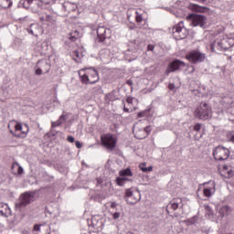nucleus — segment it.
<instances>
[{
    "instance_id": "obj_1",
    "label": "nucleus",
    "mask_w": 234,
    "mask_h": 234,
    "mask_svg": "<svg viewBox=\"0 0 234 234\" xmlns=\"http://www.w3.org/2000/svg\"><path fill=\"white\" fill-rule=\"evenodd\" d=\"M79 76L81 83H84L85 85H94V83L100 81V75L98 74V70L94 68L88 69L85 73H83V71H79Z\"/></svg>"
},
{
    "instance_id": "obj_2",
    "label": "nucleus",
    "mask_w": 234,
    "mask_h": 234,
    "mask_svg": "<svg viewBox=\"0 0 234 234\" xmlns=\"http://www.w3.org/2000/svg\"><path fill=\"white\" fill-rule=\"evenodd\" d=\"M234 45L233 38H222L220 40H216L211 45V50L212 52H217V50L222 51V50H229L231 47Z\"/></svg>"
},
{
    "instance_id": "obj_3",
    "label": "nucleus",
    "mask_w": 234,
    "mask_h": 234,
    "mask_svg": "<svg viewBox=\"0 0 234 234\" xmlns=\"http://www.w3.org/2000/svg\"><path fill=\"white\" fill-rule=\"evenodd\" d=\"M32 200H34V193L25 192L20 195L18 200L15 203V207L16 210L21 211L23 207L30 205Z\"/></svg>"
},
{
    "instance_id": "obj_4",
    "label": "nucleus",
    "mask_w": 234,
    "mask_h": 234,
    "mask_svg": "<svg viewBox=\"0 0 234 234\" xmlns=\"http://www.w3.org/2000/svg\"><path fill=\"white\" fill-rule=\"evenodd\" d=\"M194 115L199 120H209L211 118V106L206 102L201 103L196 109Z\"/></svg>"
},
{
    "instance_id": "obj_5",
    "label": "nucleus",
    "mask_w": 234,
    "mask_h": 234,
    "mask_svg": "<svg viewBox=\"0 0 234 234\" xmlns=\"http://www.w3.org/2000/svg\"><path fill=\"white\" fill-rule=\"evenodd\" d=\"M186 59L197 65V63H204L206 61V55L199 49H192L186 53Z\"/></svg>"
},
{
    "instance_id": "obj_6",
    "label": "nucleus",
    "mask_w": 234,
    "mask_h": 234,
    "mask_svg": "<svg viewBox=\"0 0 234 234\" xmlns=\"http://www.w3.org/2000/svg\"><path fill=\"white\" fill-rule=\"evenodd\" d=\"M229 154H231L229 149L222 145L216 146L213 149V157L216 162H224V160H228V158H229Z\"/></svg>"
},
{
    "instance_id": "obj_7",
    "label": "nucleus",
    "mask_w": 234,
    "mask_h": 234,
    "mask_svg": "<svg viewBox=\"0 0 234 234\" xmlns=\"http://www.w3.org/2000/svg\"><path fill=\"white\" fill-rule=\"evenodd\" d=\"M111 37V29L103 26H99L97 28V41L103 43V45H110L109 39Z\"/></svg>"
},
{
    "instance_id": "obj_8",
    "label": "nucleus",
    "mask_w": 234,
    "mask_h": 234,
    "mask_svg": "<svg viewBox=\"0 0 234 234\" xmlns=\"http://www.w3.org/2000/svg\"><path fill=\"white\" fill-rule=\"evenodd\" d=\"M101 145L105 147V149H108L109 151H113L114 147H116V144L118 143V140L112 133H106L104 135H101Z\"/></svg>"
},
{
    "instance_id": "obj_9",
    "label": "nucleus",
    "mask_w": 234,
    "mask_h": 234,
    "mask_svg": "<svg viewBox=\"0 0 234 234\" xmlns=\"http://www.w3.org/2000/svg\"><path fill=\"white\" fill-rule=\"evenodd\" d=\"M186 19L190 22L191 27H203L206 25V16L203 15L190 14L187 16Z\"/></svg>"
},
{
    "instance_id": "obj_10",
    "label": "nucleus",
    "mask_w": 234,
    "mask_h": 234,
    "mask_svg": "<svg viewBox=\"0 0 234 234\" xmlns=\"http://www.w3.org/2000/svg\"><path fill=\"white\" fill-rule=\"evenodd\" d=\"M124 198L127 204L134 205L140 202V198H142V196L140 195L139 191L133 192L131 188H128L125 191Z\"/></svg>"
},
{
    "instance_id": "obj_11",
    "label": "nucleus",
    "mask_w": 234,
    "mask_h": 234,
    "mask_svg": "<svg viewBox=\"0 0 234 234\" xmlns=\"http://www.w3.org/2000/svg\"><path fill=\"white\" fill-rule=\"evenodd\" d=\"M28 131H29V128L27 124L16 122L15 124V133L13 134L16 138H27V134H28Z\"/></svg>"
},
{
    "instance_id": "obj_12",
    "label": "nucleus",
    "mask_w": 234,
    "mask_h": 234,
    "mask_svg": "<svg viewBox=\"0 0 234 234\" xmlns=\"http://www.w3.org/2000/svg\"><path fill=\"white\" fill-rule=\"evenodd\" d=\"M184 67H186V62L176 58L167 65L165 74H171V72H176V70H180V69Z\"/></svg>"
},
{
    "instance_id": "obj_13",
    "label": "nucleus",
    "mask_w": 234,
    "mask_h": 234,
    "mask_svg": "<svg viewBox=\"0 0 234 234\" xmlns=\"http://www.w3.org/2000/svg\"><path fill=\"white\" fill-rule=\"evenodd\" d=\"M219 109L221 111H226L227 109H231L233 107V99L229 95H220L218 97Z\"/></svg>"
},
{
    "instance_id": "obj_14",
    "label": "nucleus",
    "mask_w": 234,
    "mask_h": 234,
    "mask_svg": "<svg viewBox=\"0 0 234 234\" xmlns=\"http://www.w3.org/2000/svg\"><path fill=\"white\" fill-rule=\"evenodd\" d=\"M204 189H203V193L204 196L207 197V198H209L210 197H213V195H215L217 188H215L216 184L215 181H208L207 183H204Z\"/></svg>"
},
{
    "instance_id": "obj_15",
    "label": "nucleus",
    "mask_w": 234,
    "mask_h": 234,
    "mask_svg": "<svg viewBox=\"0 0 234 234\" xmlns=\"http://www.w3.org/2000/svg\"><path fill=\"white\" fill-rule=\"evenodd\" d=\"M36 67H39L44 71V74H47L51 69L50 60L40 59L37 62Z\"/></svg>"
},
{
    "instance_id": "obj_16",
    "label": "nucleus",
    "mask_w": 234,
    "mask_h": 234,
    "mask_svg": "<svg viewBox=\"0 0 234 234\" xmlns=\"http://www.w3.org/2000/svg\"><path fill=\"white\" fill-rule=\"evenodd\" d=\"M61 6L62 10L67 14H70V12H76V10H78V5H76V3L64 2Z\"/></svg>"
},
{
    "instance_id": "obj_17",
    "label": "nucleus",
    "mask_w": 234,
    "mask_h": 234,
    "mask_svg": "<svg viewBox=\"0 0 234 234\" xmlns=\"http://www.w3.org/2000/svg\"><path fill=\"white\" fill-rule=\"evenodd\" d=\"M180 204H182V198L173 199L166 207V212L169 213V210L176 211V208L179 207Z\"/></svg>"
},
{
    "instance_id": "obj_18",
    "label": "nucleus",
    "mask_w": 234,
    "mask_h": 234,
    "mask_svg": "<svg viewBox=\"0 0 234 234\" xmlns=\"http://www.w3.org/2000/svg\"><path fill=\"white\" fill-rule=\"evenodd\" d=\"M24 171L23 166H21L19 163H15L11 166V172L13 175H23Z\"/></svg>"
},
{
    "instance_id": "obj_19",
    "label": "nucleus",
    "mask_w": 234,
    "mask_h": 234,
    "mask_svg": "<svg viewBox=\"0 0 234 234\" xmlns=\"http://www.w3.org/2000/svg\"><path fill=\"white\" fill-rule=\"evenodd\" d=\"M189 10H191L192 12H207V7H204V6H200L197 4H190L188 5Z\"/></svg>"
},
{
    "instance_id": "obj_20",
    "label": "nucleus",
    "mask_w": 234,
    "mask_h": 234,
    "mask_svg": "<svg viewBox=\"0 0 234 234\" xmlns=\"http://www.w3.org/2000/svg\"><path fill=\"white\" fill-rule=\"evenodd\" d=\"M91 226L95 229H103V220L96 218H91Z\"/></svg>"
},
{
    "instance_id": "obj_21",
    "label": "nucleus",
    "mask_w": 234,
    "mask_h": 234,
    "mask_svg": "<svg viewBox=\"0 0 234 234\" xmlns=\"http://www.w3.org/2000/svg\"><path fill=\"white\" fill-rule=\"evenodd\" d=\"M80 37H81V33H80L78 29L71 31L68 35V39H69V41H72V42L76 41L77 39H80Z\"/></svg>"
},
{
    "instance_id": "obj_22",
    "label": "nucleus",
    "mask_w": 234,
    "mask_h": 234,
    "mask_svg": "<svg viewBox=\"0 0 234 234\" xmlns=\"http://www.w3.org/2000/svg\"><path fill=\"white\" fill-rule=\"evenodd\" d=\"M109 54H111V52L108 49H103L101 51L100 56L103 63H109V59H111Z\"/></svg>"
},
{
    "instance_id": "obj_23",
    "label": "nucleus",
    "mask_w": 234,
    "mask_h": 234,
    "mask_svg": "<svg viewBox=\"0 0 234 234\" xmlns=\"http://www.w3.org/2000/svg\"><path fill=\"white\" fill-rule=\"evenodd\" d=\"M34 3V0H20L18 3L19 8H30V5Z\"/></svg>"
},
{
    "instance_id": "obj_24",
    "label": "nucleus",
    "mask_w": 234,
    "mask_h": 234,
    "mask_svg": "<svg viewBox=\"0 0 234 234\" xmlns=\"http://www.w3.org/2000/svg\"><path fill=\"white\" fill-rule=\"evenodd\" d=\"M184 28V22H179L173 27V34L176 36V34H180Z\"/></svg>"
},
{
    "instance_id": "obj_25",
    "label": "nucleus",
    "mask_w": 234,
    "mask_h": 234,
    "mask_svg": "<svg viewBox=\"0 0 234 234\" xmlns=\"http://www.w3.org/2000/svg\"><path fill=\"white\" fill-rule=\"evenodd\" d=\"M129 182V178L123 177V176H119L116 178V184L117 186H120V187L125 186Z\"/></svg>"
},
{
    "instance_id": "obj_26",
    "label": "nucleus",
    "mask_w": 234,
    "mask_h": 234,
    "mask_svg": "<svg viewBox=\"0 0 234 234\" xmlns=\"http://www.w3.org/2000/svg\"><path fill=\"white\" fill-rule=\"evenodd\" d=\"M37 24H31L29 27L27 28V34H31V36H37L36 33V29L37 28Z\"/></svg>"
},
{
    "instance_id": "obj_27",
    "label": "nucleus",
    "mask_w": 234,
    "mask_h": 234,
    "mask_svg": "<svg viewBox=\"0 0 234 234\" xmlns=\"http://www.w3.org/2000/svg\"><path fill=\"white\" fill-rule=\"evenodd\" d=\"M12 5V0H0V8H10Z\"/></svg>"
},
{
    "instance_id": "obj_28",
    "label": "nucleus",
    "mask_w": 234,
    "mask_h": 234,
    "mask_svg": "<svg viewBox=\"0 0 234 234\" xmlns=\"http://www.w3.org/2000/svg\"><path fill=\"white\" fill-rule=\"evenodd\" d=\"M133 176V171H131V168H126L119 172V176H122L124 178L125 176Z\"/></svg>"
},
{
    "instance_id": "obj_29",
    "label": "nucleus",
    "mask_w": 234,
    "mask_h": 234,
    "mask_svg": "<svg viewBox=\"0 0 234 234\" xmlns=\"http://www.w3.org/2000/svg\"><path fill=\"white\" fill-rule=\"evenodd\" d=\"M71 58L74 59V61H76V63H80L81 60V55L78 52V50L71 52Z\"/></svg>"
},
{
    "instance_id": "obj_30",
    "label": "nucleus",
    "mask_w": 234,
    "mask_h": 234,
    "mask_svg": "<svg viewBox=\"0 0 234 234\" xmlns=\"http://www.w3.org/2000/svg\"><path fill=\"white\" fill-rule=\"evenodd\" d=\"M197 220H198V218L197 216H194V217L185 220V222L187 226H194V224H197Z\"/></svg>"
},
{
    "instance_id": "obj_31",
    "label": "nucleus",
    "mask_w": 234,
    "mask_h": 234,
    "mask_svg": "<svg viewBox=\"0 0 234 234\" xmlns=\"http://www.w3.org/2000/svg\"><path fill=\"white\" fill-rule=\"evenodd\" d=\"M139 167H140L141 171H143V173H149V172L153 171V166L146 167L145 163H142L139 165Z\"/></svg>"
},
{
    "instance_id": "obj_32",
    "label": "nucleus",
    "mask_w": 234,
    "mask_h": 234,
    "mask_svg": "<svg viewBox=\"0 0 234 234\" xmlns=\"http://www.w3.org/2000/svg\"><path fill=\"white\" fill-rule=\"evenodd\" d=\"M42 9H43V2L41 1L36 3L35 5L33 6L34 12H39Z\"/></svg>"
},
{
    "instance_id": "obj_33",
    "label": "nucleus",
    "mask_w": 234,
    "mask_h": 234,
    "mask_svg": "<svg viewBox=\"0 0 234 234\" xmlns=\"http://www.w3.org/2000/svg\"><path fill=\"white\" fill-rule=\"evenodd\" d=\"M228 211H229V207L228 206H224L219 209L221 217H226V215H228Z\"/></svg>"
},
{
    "instance_id": "obj_34",
    "label": "nucleus",
    "mask_w": 234,
    "mask_h": 234,
    "mask_svg": "<svg viewBox=\"0 0 234 234\" xmlns=\"http://www.w3.org/2000/svg\"><path fill=\"white\" fill-rule=\"evenodd\" d=\"M135 20L136 23H138V25H140L142 23V21H144V16L142 14H140L138 11L135 12Z\"/></svg>"
},
{
    "instance_id": "obj_35",
    "label": "nucleus",
    "mask_w": 234,
    "mask_h": 234,
    "mask_svg": "<svg viewBox=\"0 0 234 234\" xmlns=\"http://www.w3.org/2000/svg\"><path fill=\"white\" fill-rule=\"evenodd\" d=\"M112 209H115L116 211H120L122 209V206L118 205L116 202L111 203Z\"/></svg>"
},
{
    "instance_id": "obj_36",
    "label": "nucleus",
    "mask_w": 234,
    "mask_h": 234,
    "mask_svg": "<svg viewBox=\"0 0 234 234\" xmlns=\"http://www.w3.org/2000/svg\"><path fill=\"white\" fill-rule=\"evenodd\" d=\"M122 216V212H120V210H115L112 213V218L113 220H118V218H120V217Z\"/></svg>"
},
{
    "instance_id": "obj_37",
    "label": "nucleus",
    "mask_w": 234,
    "mask_h": 234,
    "mask_svg": "<svg viewBox=\"0 0 234 234\" xmlns=\"http://www.w3.org/2000/svg\"><path fill=\"white\" fill-rule=\"evenodd\" d=\"M133 14H136V11L134 9H129L127 11V19H128V21H131V16H133Z\"/></svg>"
},
{
    "instance_id": "obj_38",
    "label": "nucleus",
    "mask_w": 234,
    "mask_h": 234,
    "mask_svg": "<svg viewBox=\"0 0 234 234\" xmlns=\"http://www.w3.org/2000/svg\"><path fill=\"white\" fill-rule=\"evenodd\" d=\"M65 120H67V116L62 114V115L59 116L58 122L61 125L62 123H65Z\"/></svg>"
},
{
    "instance_id": "obj_39",
    "label": "nucleus",
    "mask_w": 234,
    "mask_h": 234,
    "mask_svg": "<svg viewBox=\"0 0 234 234\" xmlns=\"http://www.w3.org/2000/svg\"><path fill=\"white\" fill-rule=\"evenodd\" d=\"M37 69L35 70V74L37 76H41V74H45L44 71L39 68V67H36Z\"/></svg>"
},
{
    "instance_id": "obj_40",
    "label": "nucleus",
    "mask_w": 234,
    "mask_h": 234,
    "mask_svg": "<svg viewBox=\"0 0 234 234\" xmlns=\"http://www.w3.org/2000/svg\"><path fill=\"white\" fill-rule=\"evenodd\" d=\"M52 103H53V107H59V101L58 100L57 97H55L53 100H52Z\"/></svg>"
},
{
    "instance_id": "obj_41",
    "label": "nucleus",
    "mask_w": 234,
    "mask_h": 234,
    "mask_svg": "<svg viewBox=\"0 0 234 234\" xmlns=\"http://www.w3.org/2000/svg\"><path fill=\"white\" fill-rule=\"evenodd\" d=\"M41 226H43V225H41V224L40 225L39 224L34 225L33 230L40 232L41 231Z\"/></svg>"
},
{
    "instance_id": "obj_42",
    "label": "nucleus",
    "mask_w": 234,
    "mask_h": 234,
    "mask_svg": "<svg viewBox=\"0 0 234 234\" xmlns=\"http://www.w3.org/2000/svg\"><path fill=\"white\" fill-rule=\"evenodd\" d=\"M229 142H232V144H234V131L229 133Z\"/></svg>"
},
{
    "instance_id": "obj_43",
    "label": "nucleus",
    "mask_w": 234,
    "mask_h": 234,
    "mask_svg": "<svg viewBox=\"0 0 234 234\" xmlns=\"http://www.w3.org/2000/svg\"><path fill=\"white\" fill-rule=\"evenodd\" d=\"M67 141H68L69 144H74V142H76V139L74 138V136L69 135V136L67 137Z\"/></svg>"
},
{
    "instance_id": "obj_44",
    "label": "nucleus",
    "mask_w": 234,
    "mask_h": 234,
    "mask_svg": "<svg viewBox=\"0 0 234 234\" xmlns=\"http://www.w3.org/2000/svg\"><path fill=\"white\" fill-rule=\"evenodd\" d=\"M201 129H202V124H200V123H197L194 126V131H196L197 133H198V131H200Z\"/></svg>"
},
{
    "instance_id": "obj_45",
    "label": "nucleus",
    "mask_w": 234,
    "mask_h": 234,
    "mask_svg": "<svg viewBox=\"0 0 234 234\" xmlns=\"http://www.w3.org/2000/svg\"><path fill=\"white\" fill-rule=\"evenodd\" d=\"M205 209L206 211H207L210 215H213V208H211V207H209L208 205L205 206Z\"/></svg>"
},
{
    "instance_id": "obj_46",
    "label": "nucleus",
    "mask_w": 234,
    "mask_h": 234,
    "mask_svg": "<svg viewBox=\"0 0 234 234\" xmlns=\"http://www.w3.org/2000/svg\"><path fill=\"white\" fill-rule=\"evenodd\" d=\"M40 3H44L45 5H50V3H55L56 0H38Z\"/></svg>"
},
{
    "instance_id": "obj_47",
    "label": "nucleus",
    "mask_w": 234,
    "mask_h": 234,
    "mask_svg": "<svg viewBox=\"0 0 234 234\" xmlns=\"http://www.w3.org/2000/svg\"><path fill=\"white\" fill-rule=\"evenodd\" d=\"M133 101H134V98L133 97H127L126 99V102L128 103V105H133Z\"/></svg>"
},
{
    "instance_id": "obj_48",
    "label": "nucleus",
    "mask_w": 234,
    "mask_h": 234,
    "mask_svg": "<svg viewBox=\"0 0 234 234\" xmlns=\"http://www.w3.org/2000/svg\"><path fill=\"white\" fill-rule=\"evenodd\" d=\"M61 125L58 121L51 122V127L54 129L55 127H59Z\"/></svg>"
},
{
    "instance_id": "obj_49",
    "label": "nucleus",
    "mask_w": 234,
    "mask_h": 234,
    "mask_svg": "<svg viewBox=\"0 0 234 234\" xmlns=\"http://www.w3.org/2000/svg\"><path fill=\"white\" fill-rule=\"evenodd\" d=\"M75 145L77 149H81L83 147V144L80 141H75Z\"/></svg>"
},
{
    "instance_id": "obj_50",
    "label": "nucleus",
    "mask_w": 234,
    "mask_h": 234,
    "mask_svg": "<svg viewBox=\"0 0 234 234\" xmlns=\"http://www.w3.org/2000/svg\"><path fill=\"white\" fill-rule=\"evenodd\" d=\"M144 133H146V134L148 135V134L151 133V131H152L151 126H146V127H144Z\"/></svg>"
},
{
    "instance_id": "obj_51",
    "label": "nucleus",
    "mask_w": 234,
    "mask_h": 234,
    "mask_svg": "<svg viewBox=\"0 0 234 234\" xmlns=\"http://www.w3.org/2000/svg\"><path fill=\"white\" fill-rule=\"evenodd\" d=\"M147 50H149V51L153 52V50H154V45L149 44V45L147 46Z\"/></svg>"
},
{
    "instance_id": "obj_52",
    "label": "nucleus",
    "mask_w": 234,
    "mask_h": 234,
    "mask_svg": "<svg viewBox=\"0 0 234 234\" xmlns=\"http://www.w3.org/2000/svg\"><path fill=\"white\" fill-rule=\"evenodd\" d=\"M123 112H129V108L125 107V101H122Z\"/></svg>"
},
{
    "instance_id": "obj_53",
    "label": "nucleus",
    "mask_w": 234,
    "mask_h": 234,
    "mask_svg": "<svg viewBox=\"0 0 234 234\" xmlns=\"http://www.w3.org/2000/svg\"><path fill=\"white\" fill-rule=\"evenodd\" d=\"M97 92H99L100 94H101V92H103V90H101V86L97 87Z\"/></svg>"
},
{
    "instance_id": "obj_54",
    "label": "nucleus",
    "mask_w": 234,
    "mask_h": 234,
    "mask_svg": "<svg viewBox=\"0 0 234 234\" xmlns=\"http://www.w3.org/2000/svg\"><path fill=\"white\" fill-rule=\"evenodd\" d=\"M168 89H169L170 90H173V89H175V84L170 83V84L168 85Z\"/></svg>"
},
{
    "instance_id": "obj_55",
    "label": "nucleus",
    "mask_w": 234,
    "mask_h": 234,
    "mask_svg": "<svg viewBox=\"0 0 234 234\" xmlns=\"http://www.w3.org/2000/svg\"><path fill=\"white\" fill-rule=\"evenodd\" d=\"M126 85H129L130 87L133 86V80H126Z\"/></svg>"
},
{
    "instance_id": "obj_56",
    "label": "nucleus",
    "mask_w": 234,
    "mask_h": 234,
    "mask_svg": "<svg viewBox=\"0 0 234 234\" xmlns=\"http://www.w3.org/2000/svg\"><path fill=\"white\" fill-rule=\"evenodd\" d=\"M102 180H101V178H97V184L99 185V186H101V184H102Z\"/></svg>"
},
{
    "instance_id": "obj_57",
    "label": "nucleus",
    "mask_w": 234,
    "mask_h": 234,
    "mask_svg": "<svg viewBox=\"0 0 234 234\" xmlns=\"http://www.w3.org/2000/svg\"><path fill=\"white\" fill-rule=\"evenodd\" d=\"M0 214L2 217H6V213L4 210H0Z\"/></svg>"
},
{
    "instance_id": "obj_58",
    "label": "nucleus",
    "mask_w": 234,
    "mask_h": 234,
    "mask_svg": "<svg viewBox=\"0 0 234 234\" xmlns=\"http://www.w3.org/2000/svg\"><path fill=\"white\" fill-rule=\"evenodd\" d=\"M137 116H138V118H144V112H139V113L137 114Z\"/></svg>"
},
{
    "instance_id": "obj_59",
    "label": "nucleus",
    "mask_w": 234,
    "mask_h": 234,
    "mask_svg": "<svg viewBox=\"0 0 234 234\" xmlns=\"http://www.w3.org/2000/svg\"><path fill=\"white\" fill-rule=\"evenodd\" d=\"M197 1V3H206L207 0H195Z\"/></svg>"
},
{
    "instance_id": "obj_60",
    "label": "nucleus",
    "mask_w": 234,
    "mask_h": 234,
    "mask_svg": "<svg viewBox=\"0 0 234 234\" xmlns=\"http://www.w3.org/2000/svg\"><path fill=\"white\" fill-rule=\"evenodd\" d=\"M179 39H184V37H182V36H179Z\"/></svg>"
},
{
    "instance_id": "obj_61",
    "label": "nucleus",
    "mask_w": 234,
    "mask_h": 234,
    "mask_svg": "<svg viewBox=\"0 0 234 234\" xmlns=\"http://www.w3.org/2000/svg\"><path fill=\"white\" fill-rule=\"evenodd\" d=\"M110 100H111V101H114V99H112V98H110Z\"/></svg>"
},
{
    "instance_id": "obj_62",
    "label": "nucleus",
    "mask_w": 234,
    "mask_h": 234,
    "mask_svg": "<svg viewBox=\"0 0 234 234\" xmlns=\"http://www.w3.org/2000/svg\"><path fill=\"white\" fill-rule=\"evenodd\" d=\"M224 169H228V166H224Z\"/></svg>"
},
{
    "instance_id": "obj_63",
    "label": "nucleus",
    "mask_w": 234,
    "mask_h": 234,
    "mask_svg": "<svg viewBox=\"0 0 234 234\" xmlns=\"http://www.w3.org/2000/svg\"><path fill=\"white\" fill-rule=\"evenodd\" d=\"M7 207H8V206L5 205V208H7Z\"/></svg>"
},
{
    "instance_id": "obj_64",
    "label": "nucleus",
    "mask_w": 234,
    "mask_h": 234,
    "mask_svg": "<svg viewBox=\"0 0 234 234\" xmlns=\"http://www.w3.org/2000/svg\"><path fill=\"white\" fill-rule=\"evenodd\" d=\"M3 206V205H0V207Z\"/></svg>"
}]
</instances>
